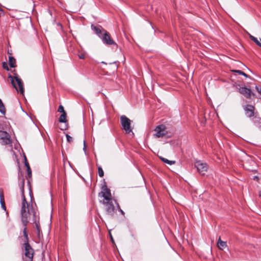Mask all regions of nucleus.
Listing matches in <instances>:
<instances>
[{
	"label": "nucleus",
	"instance_id": "nucleus-22",
	"mask_svg": "<svg viewBox=\"0 0 261 261\" xmlns=\"http://www.w3.org/2000/svg\"><path fill=\"white\" fill-rule=\"evenodd\" d=\"M58 111L60 113H62V114L66 113V112L65 111V110L64 109V107L62 105H60L59 107Z\"/></svg>",
	"mask_w": 261,
	"mask_h": 261
},
{
	"label": "nucleus",
	"instance_id": "nucleus-23",
	"mask_svg": "<svg viewBox=\"0 0 261 261\" xmlns=\"http://www.w3.org/2000/svg\"><path fill=\"white\" fill-rule=\"evenodd\" d=\"M234 72H237L240 74L244 75L245 77H247L248 75L241 70H234Z\"/></svg>",
	"mask_w": 261,
	"mask_h": 261
},
{
	"label": "nucleus",
	"instance_id": "nucleus-27",
	"mask_svg": "<svg viewBox=\"0 0 261 261\" xmlns=\"http://www.w3.org/2000/svg\"><path fill=\"white\" fill-rule=\"evenodd\" d=\"M255 88L258 92L261 95V88L256 86Z\"/></svg>",
	"mask_w": 261,
	"mask_h": 261
},
{
	"label": "nucleus",
	"instance_id": "nucleus-19",
	"mask_svg": "<svg viewBox=\"0 0 261 261\" xmlns=\"http://www.w3.org/2000/svg\"><path fill=\"white\" fill-rule=\"evenodd\" d=\"M0 112L3 114H5L6 113V110H5V107H4L1 99H0Z\"/></svg>",
	"mask_w": 261,
	"mask_h": 261
},
{
	"label": "nucleus",
	"instance_id": "nucleus-17",
	"mask_svg": "<svg viewBox=\"0 0 261 261\" xmlns=\"http://www.w3.org/2000/svg\"><path fill=\"white\" fill-rule=\"evenodd\" d=\"M59 121L61 123L65 122L66 121V113L62 114L59 118Z\"/></svg>",
	"mask_w": 261,
	"mask_h": 261
},
{
	"label": "nucleus",
	"instance_id": "nucleus-9",
	"mask_svg": "<svg viewBox=\"0 0 261 261\" xmlns=\"http://www.w3.org/2000/svg\"><path fill=\"white\" fill-rule=\"evenodd\" d=\"M195 166L201 174H205L207 171V165L205 163H201L200 161H196L195 163Z\"/></svg>",
	"mask_w": 261,
	"mask_h": 261
},
{
	"label": "nucleus",
	"instance_id": "nucleus-29",
	"mask_svg": "<svg viewBox=\"0 0 261 261\" xmlns=\"http://www.w3.org/2000/svg\"><path fill=\"white\" fill-rule=\"evenodd\" d=\"M259 195L260 197H261V191L259 192Z\"/></svg>",
	"mask_w": 261,
	"mask_h": 261
},
{
	"label": "nucleus",
	"instance_id": "nucleus-4",
	"mask_svg": "<svg viewBox=\"0 0 261 261\" xmlns=\"http://www.w3.org/2000/svg\"><path fill=\"white\" fill-rule=\"evenodd\" d=\"M9 78L11 80V83L13 87L16 89V90L18 91L17 87L16 86V83L17 84L18 87L19 88V91L21 94H23L24 89H23V84L21 80L18 76H15L13 77L12 76H10Z\"/></svg>",
	"mask_w": 261,
	"mask_h": 261
},
{
	"label": "nucleus",
	"instance_id": "nucleus-2",
	"mask_svg": "<svg viewBox=\"0 0 261 261\" xmlns=\"http://www.w3.org/2000/svg\"><path fill=\"white\" fill-rule=\"evenodd\" d=\"M95 33L102 40V42L107 45H116L115 42L112 39L110 34L105 30L95 26L92 27Z\"/></svg>",
	"mask_w": 261,
	"mask_h": 261
},
{
	"label": "nucleus",
	"instance_id": "nucleus-20",
	"mask_svg": "<svg viewBox=\"0 0 261 261\" xmlns=\"http://www.w3.org/2000/svg\"><path fill=\"white\" fill-rule=\"evenodd\" d=\"M25 165L27 168V173H28V176L29 177H31L32 176V172H31V168L29 166V163H27V162H25Z\"/></svg>",
	"mask_w": 261,
	"mask_h": 261
},
{
	"label": "nucleus",
	"instance_id": "nucleus-7",
	"mask_svg": "<svg viewBox=\"0 0 261 261\" xmlns=\"http://www.w3.org/2000/svg\"><path fill=\"white\" fill-rule=\"evenodd\" d=\"M120 121L122 128L125 130L126 133H130L132 130L130 128V120L125 116L123 115L120 117Z\"/></svg>",
	"mask_w": 261,
	"mask_h": 261
},
{
	"label": "nucleus",
	"instance_id": "nucleus-8",
	"mask_svg": "<svg viewBox=\"0 0 261 261\" xmlns=\"http://www.w3.org/2000/svg\"><path fill=\"white\" fill-rule=\"evenodd\" d=\"M154 132L153 135L156 138L163 137L167 134V128L164 125H159L154 129Z\"/></svg>",
	"mask_w": 261,
	"mask_h": 261
},
{
	"label": "nucleus",
	"instance_id": "nucleus-28",
	"mask_svg": "<svg viewBox=\"0 0 261 261\" xmlns=\"http://www.w3.org/2000/svg\"><path fill=\"white\" fill-rule=\"evenodd\" d=\"M86 144H85V141H84V148H83V150H84L85 152H86Z\"/></svg>",
	"mask_w": 261,
	"mask_h": 261
},
{
	"label": "nucleus",
	"instance_id": "nucleus-26",
	"mask_svg": "<svg viewBox=\"0 0 261 261\" xmlns=\"http://www.w3.org/2000/svg\"><path fill=\"white\" fill-rule=\"evenodd\" d=\"M23 235L25 237V238H26V239L27 240L28 239V235H27V228L25 227V228L23 229Z\"/></svg>",
	"mask_w": 261,
	"mask_h": 261
},
{
	"label": "nucleus",
	"instance_id": "nucleus-3",
	"mask_svg": "<svg viewBox=\"0 0 261 261\" xmlns=\"http://www.w3.org/2000/svg\"><path fill=\"white\" fill-rule=\"evenodd\" d=\"M99 196H102L104 198L102 201H100V202L103 204H105L106 203L114 200L112 197L110 190L108 189L106 186L102 188V190L99 193Z\"/></svg>",
	"mask_w": 261,
	"mask_h": 261
},
{
	"label": "nucleus",
	"instance_id": "nucleus-15",
	"mask_svg": "<svg viewBox=\"0 0 261 261\" xmlns=\"http://www.w3.org/2000/svg\"><path fill=\"white\" fill-rule=\"evenodd\" d=\"M249 38L253 41L257 45L261 47V43L258 40V39L254 37L253 36L249 34Z\"/></svg>",
	"mask_w": 261,
	"mask_h": 261
},
{
	"label": "nucleus",
	"instance_id": "nucleus-24",
	"mask_svg": "<svg viewBox=\"0 0 261 261\" xmlns=\"http://www.w3.org/2000/svg\"><path fill=\"white\" fill-rule=\"evenodd\" d=\"M67 140L68 142H71L72 141V138L69 135H66Z\"/></svg>",
	"mask_w": 261,
	"mask_h": 261
},
{
	"label": "nucleus",
	"instance_id": "nucleus-14",
	"mask_svg": "<svg viewBox=\"0 0 261 261\" xmlns=\"http://www.w3.org/2000/svg\"><path fill=\"white\" fill-rule=\"evenodd\" d=\"M0 202L2 205V208L5 211H6V207L5 205L4 196L3 191L1 189H0Z\"/></svg>",
	"mask_w": 261,
	"mask_h": 261
},
{
	"label": "nucleus",
	"instance_id": "nucleus-10",
	"mask_svg": "<svg viewBox=\"0 0 261 261\" xmlns=\"http://www.w3.org/2000/svg\"><path fill=\"white\" fill-rule=\"evenodd\" d=\"M115 203H116V201L114 200L104 204L107 206L106 210L108 215L112 216L114 214L115 212V208L114 204Z\"/></svg>",
	"mask_w": 261,
	"mask_h": 261
},
{
	"label": "nucleus",
	"instance_id": "nucleus-16",
	"mask_svg": "<svg viewBox=\"0 0 261 261\" xmlns=\"http://www.w3.org/2000/svg\"><path fill=\"white\" fill-rule=\"evenodd\" d=\"M9 65H10V67H15V60L13 57H9Z\"/></svg>",
	"mask_w": 261,
	"mask_h": 261
},
{
	"label": "nucleus",
	"instance_id": "nucleus-13",
	"mask_svg": "<svg viewBox=\"0 0 261 261\" xmlns=\"http://www.w3.org/2000/svg\"><path fill=\"white\" fill-rule=\"evenodd\" d=\"M217 246L219 249L223 250L227 247V243L226 242L222 241L220 237H219L217 242Z\"/></svg>",
	"mask_w": 261,
	"mask_h": 261
},
{
	"label": "nucleus",
	"instance_id": "nucleus-18",
	"mask_svg": "<svg viewBox=\"0 0 261 261\" xmlns=\"http://www.w3.org/2000/svg\"><path fill=\"white\" fill-rule=\"evenodd\" d=\"M160 159L163 162L169 165H173L175 163V161H170L163 157H160Z\"/></svg>",
	"mask_w": 261,
	"mask_h": 261
},
{
	"label": "nucleus",
	"instance_id": "nucleus-25",
	"mask_svg": "<svg viewBox=\"0 0 261 261\" xmlns=\"http://www.w3.org/2000/svg\"><path fill=\"white\" fill-rule=\"evenodd\" d=\"M80 59H84L85 58V54L84 53H81L78 55Z\"/></svg>",
	"mask_w": 261,
	"mask_h": 261
},
{
	"label": "nucleus",
	"instance_id": "nucleus-11",
	"mask_svg": "<svg viewBox=\"0 0 261 261\" xmlns=\"http://www.w3.org/2000/svg\"><path fill=\"white\" fill-rule=\"evenodd\" d=\"M239 92L247 98H251V95H254L251 90L246 87H240L239 88Z\"/></svg>",
	"mask_w": 261,
	"mask_h": 261
},
{
	"label": "nucleus",
	"instance_id": "nucleus-12",
	"mask_svg": "<svg viewBox=\"0 0 261 261\" xmlns=\"http://www.w3.org/2000/svg\"><path fill=\"white\" fill-rule=\"evenodd\" d=\"M245 115L248 117H251L254 115V107L252 105H247L244 107Z\"/></svg>",
	"mask_w": 261,
	"mask_h": 261
},
{
	"label": "nucleus",
	"instance_id": "nucleus-6",
	"mask_svg": "<svg viewBox=\"0 0 261 261\" xmlns=\"http://www.w3.org/2000/svg\"><path fill=\"white\" fill-rule=\"evenodd\" d=\"M0 143L2 145H9L12 143L10 135L6 131H0Z\"/></svg>",
	"mask_w": 261,
	"mask_h": 261
},
{
	"label": "nucleus",
	"instance_id": "nucleus-21",
	"mask_svg": "<svg viewBox=\"0 0 261 261\" xmlns=\"http://www.w3.org/2000/svg\"><path fill=\"white\" fill-rule=\"evenodd\" d=\"M98 174L100 177H102L104 175V172L101 167L98 168Z\"/></svg>",
	"mask_w": 261,
	"mask_h": 261
},
{
	"label": "nucleus",
	"instance_id": "nucleus-5",
	"mask_svg": "<svg viewBox=\"0 0 261 261\" xmlns=\"http://www.w3.org/2000/svg\"><path fill=\"white\" fill-rule=\"evenodd\" d=\"M24 261H32L34 251L28 243H24Z\"/></svg>",
	"mask_w": 261,
	"mask_h": 261
},
{
	"label": "nucleus",
	"instance_id": "nucleus-1",
	"mask_svg": "<svg viewBox=\"0 0 261 261\" xmlns=\"http://www.w3.org/2000/svg\"><path fill=\"white\" fill-rule=\"evenodd\" d=\"M24 179L21 181V192H22V202L21 206V221L24 226H26L31 216L33 217V221L35 223L36 228L37 230L38 236L40 237L41 230L39 223V217L37 210H36L32 204L30 205L25 199L24 195Z\"/></svg>",
	"mask_w": 261,
	"mask_h": 261
}]
</instances>
